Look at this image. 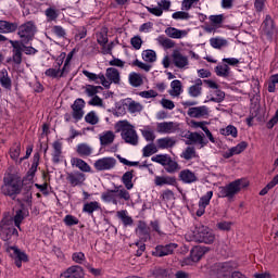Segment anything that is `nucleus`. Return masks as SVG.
<instances>
[{
	"label": "nucleus",
	"instance_id": "63",
	"mask_svg": "<svg viewBox=\"0 0 278 278\" xmlns=\"http://www.w3.org/2000/svg\"><path fill=\"white\" fill-rule=\"evenodd\" d=\"M147 10L154 16H162V14H164V10H162L160 7H147Z\"/></svg>",
	"mask_w": 278,
	"mask_h": 278
},
{
	"label": "nucleus",
	"instance_id": "1",
	"mask_svg": "<svg viewBox=\"0 0 278 278\" xmlns=\"http://www.w3.org/2000/svg\"><path fill=\"white\" fill-rule=\"evenodd\" d=\"M31 182H25V180H21V178L14 175H8L3 178V185L1 186V192L4 197H11V199H16V195L23 194L22 200L25 203H29L31 201Z\"/></svg>",
	"mask_w": 278,
	"mask_h": 278
},
{
	"label": "nucleus",
	"instance_id": "46",
	"mask_svg": "<svg viewBox=\"0 0 278 278\" xmlns=\"http://www.w3.org/2000/svg\"><path fill=\"white\" fill-rule=\"evenodd\" d=\"M142 60H144V62L153 63L157 60V54L153 50H144L142 52Z\"/></svg>",
	"mask_w": 278,
	"mask_h": 278
},
{
	"label": "nucleus",
	"instance_id": "5",
	"mask_svg": "<svg viewBox=\"0 0 278 278\" xmlns=\"http://www.w3.org/2000/svg\"><path fill=\"white\" fill-rule=\"evenodd\" d=\"M238 268V263L226 262L215 264L213 270L210 273L211 278H231L232 273Z\"/></svg>",
	"mask_w": 278,
	"mask_h": 278
},
{
	"label": "nucleus",
	"instance_id": "21",
	"mask_svg": "<svg viewBox=\"0 0 278 278\" xmlns=\"http://www.w3.org/2000/svg\"><path fill=\"white\" fill-rule=\"evenodd\" d=\"M150 232H151V230H150L149 226H147V223L139 222L138 227L136 229L137 236H139V238H141V240L147 241L151 238Z\"/></svg>",
	"mask_w": 278,
	"mask_h": 278
},
{
	"label": "nucleus",
	"instance_id": "45",
	"mask_svg": "<svg viewBox=\"0 0 278 278\" xmlns=\"http://www.w3.org/2000/svg\"><path fill=\"white\" fill-rule=\"evenodd\" d=\"M159 45L163 47L164 49H173L175 47V41L170 40L169 38H166L164 36H160L157 38Z\"/></svg>",
	"mask_w": 278,
	"mask_h": 278
},
{
	"label": "nucleus",
	"instance_id": "49",
	"mask_svg": "<svg viewBox=\"0 0 278 278\" xmlns=\"http://www.w3.org/2000/svg\"><path fill=\"white\" fill-rule=\"evenodd\" d=\"M117 217L122 219L125 227H127V225H134V219L127 215V211H118Z\"/></svg>",
	"mask_w": 278,
	"mask_h": 278
},
{
	"label": "nucleus",
	"instance_id": "28",
	"mask_svg": "<svg viewBox=\"0 0 278 278\" xmlns=\"http://www.w3.org/2000/svg\"><path fill=\"white\" fill-rule=\"evenodd\" d=\"M176 181L175 177L170 176H155L154 178L155 186H175Z\"/></svg>",
	"mask_w": 278,
	"mask_h": 278
},
{
	"label": "nucleus",
	"instance_id": "51",
	"mask_svg": "<svg viewBox=\"0 0 278 278\" xmlns=\"http://www.w3.org/2000/svg\"><path fill=\"white\" fill-rule=\"evenodd\" d=\"M172 18L175 21H188L190 18V13L186 11H177L172 14Z\"/></svg>",
	"mask_w": 278,
	"mask_h": 278
},
{
	"label": "nucleus",
	"instance_id": "14",
	"mask_svg": "<svg viewBox=\"0 0 278 278\" xmlns=\"http://www.w3.org/2000/svg\"><path fill=\"white\" fill-rule=\"evenodd\" d=\"M190 118H205L210 115V109L205 105L190 108L187 112Z\"/></svg>",
	"mask_w": 278,
	"mask_h": 278
},
{
	"label": "nucleus",
	"instance_id": "58",
	"mask_svg": "<svg viewBox=\"0 0 278 278\" xmlns=\"http://www.w3.org/2000/svg\"><path fill=\"white\" fill-rule=\"evenodd\" d=\"M141 134L147 142H153L155 140V132L149 128L141 130Z\"/></svg>",
	"mask_w": 278,
	"mask_h": 278
},
{
	"label": "nucleus",
	"instance_id": "41",
	"mask_svg": "<svg viewBox=\"0 0 278 278\" xmlns=\"http://www.w3.org/2000/svg\"><path fill=\"white\" fill-rule=\"evenodd\" d=\"M170 88L172 90H169V94L172 97H179V94H181V80H173L170 83Z\"/></svg>",
	"mask_w": 278,
	"mask_h": 278
},
{
	"label": "nucleus",
	"instance_id": "52",
	"mask_svg": "<svg viewBox=\"0 0 278 278\" xmlns=\"http://www.w3.org/2000/svg\"><path fill=\"white\" fill-rule=\"evenodd\" d=\"M210 101H213L214 103H223V101H225V91L216 89Z\"/></svg>",
	"mask_w": 278,
	"mask_h": 278
},
{
	"label": "nucleus",
	"instance_id": "11",
	"mask_svg": "<svg viewBox=\"0 0 278 278\" xmlns=\"http://www.w3.org/2000/svg\"><path fill=\"white\" fill-rule=\"evenodd\" d=\"M172 62L176 68H188L190 65V61L188 60L187 55H184L179 51H174L172 54Z\"/></svg>",
	"mask_w": 278,
	"mask_h": 278
},
{
	"label": "nucleus",
	"instance_id": "61",
	"mask_svg": "<svg viewBox=\"0 0 278 278\" xmlns=\"http://www.w3.org/2000/svg\"><path fill=\"white\" fill-rule=\"evenodd\" d=\"M40 155L35 154L34 155V162L31 164V167L28 170V175L30 177H34V175H36V170H38V160H39Z\"/></svg>",
	"mask_w": 278,
	"mask_h": 278
},
{
	"label": "nucleus",
	"instance_id": "20",
	"mask_svg": "<svg viewBox=\"0 0 278 278\" xmlns=\"http://www.w3.org/2000/svg\"><path fill=\"white\" fill-rule=\"evenodd\" d=\"M177 144V139L174 137H163L156 140L157 149H173Z\"/></svg>",
	"mask_w": 278,
	"mask_h": 278
},
{
	"label": "nucleus",
	"instance_id": "4",
	"mask_svg": "<svg viewBox=\"0 0 278 278\" xmlns=\"http://www.w3.org/2000/svg\"><path fill=\"white\" fill-rule=\"evenodd\" d=\"M116 197H118V199H124V201H129L131 199V194H129V191L123 188V186L115 187L114 190L109 189L101 194V199L104 203H113V205H118Z\"/></svg>",
	"mask_w": 278,
	"mask_h": 278
},
{
	"label": "nucleus",
	"instance_id": "26",
	"mask_svg": "<svg viewBox=\"0 0 278 278\" xmlns=\"http://www.w3.org/2000/svg\"><path fill=\"white\" fill-rule=\"evenodd\" d=\"M165 34H166V36H168V38L181 39V38H186V36H188V30H181V29H177L175 27H168L165 29Z\"/></svg>",
	"mask_w": 278,
	"mask_h": 278
},
{
	"label": "nucleus",
	"instance_id": "2",
	"mask_svg": "<svg viewBox=\"0 0 278 278\" xmlns=\"http://www.w3.org/2000/svg\"><path fill=\"white\" fill-rule=\"evenodd\" d=\"M83 74L89 78V81L101 84L104 88H110L112 84H121V72L114 67L106 68L105 75L102 73L94 74L86 70L83 71Z\"/></svg>",
	"mask_w": 278,
	"mask_h": 278
},
{
	"label": "nucleus",
	"instance_id": "36",
	"mask_svg": "<svg viewBox=\"0 0 278 278\" xmlns=\"http://www.w3.org/2000/svg\"><path fill=\"white\" fill-rule=\"evenodd\" d=\"M99 210H101V205L97 201L86 203L83 207V212L86 214H92L94 212H99Z\"/></svg>",
	"mask_w": 278,
	"mask_h": 278
},
{
	"label": "nucleus",
	"instance_id": "62",
	"mask_svg": "<svg viewBox=\"0 0 278 278\" xmlns=\"http://www.w3.org/2000/svg\"><path fill=\"white\" fill-rule=\"evenodd\" d=\"M45 75L47 77H52L53 79H55L56 77H60V67H58V68H48L45 72Z\"/></svg>",
	"mask_w": 278,
	"mask_h": 278
},
{
	"label": "nucleus",
	"instance_id": "42",
	"mask_svg": "<svg viewBox=\"0 0 278 278\" xmlns=\"http://www.w3.org/2000/svg\"><path fill=\"white\" fill-rule=\"evenodd\" d=\"M157 146H155V143H150L142 149V155L143 157H151V155L157 153Z\"/></svg>",
	"mask_w": 278,
	"mask_h": 278
},
{
	"label": "nucleus",
	"instance_id": "57",
	"mask_svg": "<svg viewBox=\"0 0 278 278\" xmlns=\"http://www.w3.org/2000/svg\"><path fill=\"white\" fill-rule=\"evenodd\" d=\"M99 90H103V87L87 85L85 92L86 94H88V97H94V94H97Z\"/></svg>",
	"mask_w": 278,
	"mask_h": 278
},
{
	"label": "nucleus",
	"instance_id": "60",
	"mask_svg": "<svg viewBox=\"0 0 278 278\" xmlns=\"http://www.w3.org/2000/svg\"><path fill=\"white\" fill-rule=\"evenodd\" d=\"M248 147H249V143H247L245 141H241L239 144L231 148L232 153H235V155H240V153H242V151H244Z\"/></svg>",
	"mask_w": 278,
	"mask_h": 278
},
{
	"label": "nucleus",
	"instance_id": "6",
	"mask_svg": "<svg viewBox=\"0 0 278 278\" xmlns=\"http://www.w3.org/2000/svg\"><path fill=\"white\" fill-rule=\"evenodd\" d=\"M193 238L198 242H203L204 244H212L216 240V235L207 226L198 225L193 229Z\"/></svg>",
	"mask_w": 278,
	"mask_h": 278
},
{
	"label": "nucleus",
	"instance_id": "13",
	"mask_svg": "<svg viewBox=\"0 0 278 278\" xmlns=\"http://www.w3.org/2000/svg\"><path fill=\"white\" fill-rule=\"evenodd\" d=\"M175 249H177L176 243H169L166 245H157L155 248V251L153 252V255L155 257H166V255H173V253H175Z\"/></svg>",
	"mask_w": 278,
	"mask_h": 278
},
{
	"label": "nucleus",
	"instance_id": "39",
	"mask_svg": "<svg viewBox=\"0 0 278 278\" xmlns=\"http://www.w3.org/2000/svg\"><path fill=\"white\" fill-rule=\"evenodd\" d=\"M210 45L213 49H223V47H227V39L215 37L210 39Z\"/></svg>",
	"mask_w": 278,
	"mask_h": 278
},
{
	"label": "nucleus",
	"instance_id": "8",
	"mask_svg": "<svg viewBox=\"0 0 278 278\" xmlns=\"http://www.w3.org/2000/svg\"><path fill=\"white\" fill-rule=\"evenodd\" d=\"M242 190V180L237 179L225 187H219L218 195L222 199H233L235 194H238Z\"/></svg>",
	"mask_w": 278,
	"mask_h": 278
},
{
	"label": "nucleus",
	"instance_id": "34",
	"mask_svg": "<svg viewBox=\"0 0 278 278\" xmlns=\"http://www.w3.org/2000/svg\"><path fill=\"white\" fill-rule=\"evenodd\" d=\"M128 79L130 86H134V88H139L143 84L142 75L136 72L130 73Z\"/></svg>",
	"mask_w": 278,
	"mask_h": 278
},
{
	"label": "nucleus",
	"instance_id": "38",
	"mask_svg": "<svg viewBox=\"0 0 278 278\" xmlns=\"http://www.w3.org/2000/svg\"><path fill=\"white\" fill-rule=\"evenodd\" d=\"M153 275L155 278H170L173 273L164 267H155Z\"/></svg>",
	"mask_w": 278,
	"mask_h": 278
},
{
	"label": "nucleus",
	"instance_id": "19",
	"mask_svg": "<svg viewBox=\"0 0 278 278\" xmlns=\"http://www.w3.org/2000/svg\"><path fill=\"white\" fill-rule=\"evenodd\" d=\"M116 138V135H114V131L106 130L99 135V140L101 147H110L114 142Z\"/></svg>",
	"mask_w": 278,
	"mask_h": 278
},
{
	"label": "nucleus",
	"instance_id": "29",
	"mask_svg": "<svg viewBox=\"0 0 278 278\" xmlns=\"http://www.w3.org/2000/svg\"><path fill=\"white\" fill-rule=\"evenodd\" d=\"M180 157L182 160H186L187 162H190V160H195L199 157V154L197 153V149L194 147H187L180 154Z\"/></svg>",
	"mask_w": 278,
	"mask_h": 278
},
{
	"label": "nucleus",
	"instance_id": "10",
	"mask_svg": "<svg viewBox=\"0 0 278 278\" xmlns=\"http://www.w3.org/2000/svg\"><path fill=\"white\" fill-rule=\"evenodd\" d=\"M116 166V159L112 156H106L99 159L94 162L93 167L96 170L103 172V170H112Z\"/></svg>",
	"mask_w": 278,
	"mask_h": 278
},
{
	"label": "nucleus",
	"instance_id": "30",
	"mask_svg": "<svg viewBox=\"0 0 278 278\" xmlns=\"http://www.w3.org/2000/svg\"><path fill=\"white\" fill-rule=\"evenodd\" d=\"M122 184H124L126 190L134 188V169L124 173L122 176Z\"/></svg>",
	"mask_w": 278,
	"mask_h": 278
},
{
	"label": "nucleus",
	"instance_id": "22",
	"mask_svg": "<svg viewBox=\"0 0 278 278\" xmlns=\"http://www.w3.org/2000/svg\"><path fill=\"white\" fill-rule=\"evenodd\" d=\"M207 251H210V248L207 247H201V245L194 247L190 252L192 262H199L201 257H203V255L207 253Z\"/></svg>",
	"mask_w": 278,
	"mask_h": 278
},
{
	"label": "nucleus",
	"instance_id": "54",
	"mask_svg": "<svg viewBox=\"0 0 278 278\" xmlns=\"http://www.w3.org/2000/svg\"><path fill=\"white\" fill-rule=\"evenodd\" d=\"M97 42L100 45V47L108 45V30L104 29L97 34Z\"/></svg>",
	"mask_w": 278,
	"mask_h": 278
},
{
	"label": "nucleus",
	"instance_id": "37",
	"mask_svg": "<svg viewBox=\"0 0 278 278\" xmlns=\"http://www.w3.org/2000/svg\"><path fill=\"white\" fill-rule=\"evenodd\" d=\"M72 164L76 168H79V170H83V173H90V165H88V163L81 159H73Z\"/></svg>",
	"mask_w": 278,
	"mask_h": 278
},
{
	"label": "nucleus",
	"instance_id": "35",
	"mask_svg": "<svg viewBox=\"0 0 278 278\" xmlns=\"http://www.w3.org/2000/svg\"><path fill=\"white\" fill-rule=\"evenodd\" d=\"M0 236L4 240H9L10 236H18V230L16 228H8V226H0Z\"/></svg>",
	"mask_w": 278,
	"mask_h": 278
},
{
	"label": "nucleus",
	"instance_id": "15",
	"mask_svg": "<svg viewBox=\"0 0 278 278\" xmlns=\"http://www.w3.org/2000/svg\"><path fill=\"white\" fill-rule=\"evenodd\" d=\"M61 278H84V268L78 265L68 267L60 276Z\"/></svg>",
	"mask_w": 278,
	"mask_h": 278
},
{
	"label": "nucleus",
	"instance_id": "23",
	"mask_svg": "<svg viewBox=\"0 0 278 278\" xmlns=\"http://www.w3.org/2000/svg\"><path fill=\"white\" fill-rule=\"evenodd\" d=\"M263 34L269 38H273V35L275 34V23L269 15H267L263 22Z\"/></svg>",
	"mask_w": 278,
	"mask_h": 278
},
{
	"label": "nucleus",
	"instance_id": "31",
	"mask_svg": "<svg viewBox=\"0 0 278 278\" xmlns=\"http://www.w3.org/2000/svg\"><path fill=\"white\" fill-rule=\"evenodd\" d=\"M201 86H203V80L197 79L195 84L192 85L188 90L190 97H193L194 99H197V97H201V92L203 91Z\"/></svg>",
	"mask_w": 278,
	"mask_h": 278
},
{
	"label": "nucleus",
	"instance_id": "7",
	"mask_svg": "<svg viewBox=\"0 0 278 278\" xmlns=\"http://www.w3.org/2000/svg\"><path fill=\"white\" fill-rule=\"evenodd\" d=\"M17 29V34L21 38L22 45H27L34 39V36L36 34V25L34 24V22H27L21 25Z\"/></svg>",
	"mask_w": 278,
	"mask_h": 278
},
{
	"label": "nucleus",
	"instance_id": "33",
	"mask_svg": "<svg viewBox=\"0 0 278 278\" xmlns=\"http://www.w3.org/2000/svg\"><path fill=\"white\" fill-rule=\"evenodd\" d=\"M76 151L80 157H88L92 155V147H90L88 143L78 144Z\"/></svg>",
	"mask_w": 278,
	"mask_h": 278
},
{
	"label": "nucleus",
	"instance_id": "48",
	"mask_svg": "<svg viewBox=\"0 0 278 278\" xmlns=\"http://www.w3.org/2000/svg\"><path fill=\"white\" fill-rule=\"evenodd\" d=\"M23 220H25V214L23 213V210H17L13 217V222L15 227H17L20 231H21V223H23Z\"/></svg>",
	"mask_w": 278,
	"mask_h": 278
},
{
	"label": "nucleus",
	"instance_id": "12",
	"mask_svg": "<svg viewBox=\"0 0 278 278\" xmlns=\"http://www.w3.org/2000/svg\"><path fill=\"white\" fill-rule=\"evenodd\" d=\"M84 108H86L84 99L78 98L74 101L72 105V116L75 121H81V118H84Z\"/></svg>",
	"mask_w": 278,
	"mask_h": 278
},
{
	"label": "nucleus",
	"instance_id": "56",
	"mask_svg": "<svg viewBox=\"0 0 278 278\" xmlns=\"http://www.w3.org/2000/svg\"><path fill=\"white\" fill-rule=\"evenodd\" d=\"M212 197H214V192L208 191L205 195H203L200 199L199 205H202L203 207H207L210 205V201H212Z\"/></svg>",
	"mask_w": 278,
	"mask_h": 278
},
{
	"label": "nucleus",
	"instance_id": "43",
	"mask_svg": "<svg viewBox=\"0 0 278 278\" xmlns=\"http://www.w3.org/2000/svg\"><path fill=\"white\" fill-rule=\"evenodd\" d=\"M165 170L166 173L170 174L177 173V170H179V163H177L169 156V160H167V163L165 165Z\"/></svg>",
	"mask_w": 278,
	"mask_h": 278
},
{
	"label": "nucleus",
	"instance_id": "24",
	"mask_svg": "<svg viewBox=\"0 0 278 278\" xmlns=\"http://www.w3.org/2000/svg\"><path fill=\"white\" fill-rule=\"evenodd\" d=\"M0 85L2 88H5V90H12V78L5 68L0 70Z\"/></svg>",
	"mask_w": 278,
	"mask_h": 278
},
{
	"label": "nucleus",
	"instance_id": "16",
	"mask_svg": "<svg viewBox=\"0 0 278 278\" xmlns=\"http://www.w3.org/2000/svg\"><path fill=\"white\" fill-rule=\"evenodd\" d=\"M10 45L13 47V55L12 60L14 64H22L23 62V47L21 46V42L14 41V40H9Z\"/></svg>",
	"mask_w": 278,
	"mask_h": 278
},
{
	"label": "nucleus",
	"instance_id": "55",
	"mask_svg": "<svg viewBox=\"0 0 278 278\" xmlns=\"http://www.w3.org/2000/svg\"><path fill=\"white\" fill-rule=\"evenodd\" d=\"M11 251H13V255L15 257V260H18L21 262H27V254H25V252H22L18 250V248H11Z\"/></svg>",
	"mask_w": 278,
	"mask_h": 278
},
{
	"label": "nucleus",
	"instance_id": "59",
	"mask_svg": "<svg viewBox=\"0 0 278 278\" xmlns=\"http://www.w3.org/2000/svg\"><path fill=\"white\" fill-rule=\"evenodd\" d=\"M72 260L75 264H84L86 262V254L84 252H75L72 254Z\"/></svg>",
	"mask_w": 278,
	"mask_h": 278
},
{
	"label": "nucleus",
	"instance_id": "50",
	"mask_svg": "<svg viewBox=\"0 0 278 278\" xmlns=\"http://www.w3.org/2000/svg\"><path fill=\"white\" fill-rule=\"evenodd\" d=\"M10 157L11 160H18L21 157V143H15L13 147L10 149Z\"/></svg>",
	"mask_w": 278,
	"mask_h": 278
},
{
	"label": "nucleus",
	"instance_id": "17",
	"mask_svg": "<svg viewBox=\"0 0 278 278\" xmlns=\"http://www.w3.org/2000/svg\"><path fill=\"white\" fill-rule=\"evenodd\" d=\"M66 179L71 186H81L86 181V175L81 172L68 173Z\"/></svg>",
	"mask_w": 278,
	"mask_h": 278
},
{
	"label": "nucleus",
	"instance_id": "9",
	"mask_svg": "<svg viewBox=\"0 0 278 278\" xmlns=\"http://www.w3.org/2000/svg\"><path fill=\"white\" fill-rule=\"evenodd\" d=\"M182 138H186V141H185L186 144H189V146L200 144L201 149H203V147L207 144V141H205L203 134L186 131L182 135Z\"/></svg>",
	"mask_w": 278,
	"mask_h": 278
},
{
	"label": "nucleus",
	"instance_id": "44",
	"mask_svg": "<svg viewBox=\"0 0 278 278\" xmlns=\"http://www.w3.org/2000/svg\"><path fill=\"white\" fill-rule=\"evenodd\" d=\"M222 136H231L232 138H238V128L232 125L227 126L226 128L220 129Z\"/></svg>",
	"mask_w": 278,
	"mask_h": 278
},
{
	"label": "nucleus",
	"instance_id": "25",
	"mask_svg": "<svg viewBox=\"0 0 278 278\" xmlns=\"http://www.w3.org/2000/svg\"><path fill=\"white\" fill-rule=\"evenodd\" d=\"M179 179L182 180L184 184H194L198 180L197 174H194L190 169H184L179 173Z\"/></svg>",
	"mask_w": 278,
	"mask_h": 278
},
{
	"label": "nucleus",
	"instance_id": "27",
	"mask_svg": "<svg viewBox=\"0 0 278 278\" xmlns=\"http://www.w3.org/2000/svg\"><path fill=\"white\" fill-rule=\"evenodd\" d=\"M16 29H18L16 23L0 20V34H13Z\"/></svg>",
	"mask_w": 278,
	"mask_h": 278
},
{
	"label": "nucleus",
	"instance_id": "40",
	"mask_svg": "<svg viewBox=\"0 0 278 278\" xmlns=\"http://www.w3.org/2000/svg\"><path fill=\"white\" fill-rule=\"evenodd\" d=\"M215 73L217 77H229L231 71L229 68V65L224 64V65H217L215 67Z\"/></svg>",
	"mask_w": 278,
	"mask_h": 278
},
{
	"label": "nucleus",
	"instance_id": "53",
	"mask_svg": "<svg viewBox=\"0 0 278 278\" xmlns=\"http://www.w3.org/2000/svg\"><path fill=\"white\" fill-rule=\"evenodd\" d=\"M85 121L89 125H97L99 123V116H97L94 111H91L85 116Z\"/></svg>",
	"mask_w": 278,
	"mask_h": 278
},
{
	"label": "nucleus",
	"instance_id": "18",
	"mask_svg": "<svg viewBox=\"0 0 278 278\" xmlns=\"http://www.w3.org/2000/svg\"><path fill=\"white\" fill-rule=\"evenodd\" d=\"M177 124L175 122H162L156 125L159 134H175L177 131Z\"/></svg>",
	"mask_w": 278,
	"mask_h": 278
},
{
	"label": "nucleus",
	"instance_id": "64",
	"mask_svg": "<svg viewBox=\"0 0 278 278\" xmlns=\"http://www.w3.org/2000/svg\"><path fill=\"white\" fill-rule=\"evenodd\" d=\"M46 16L48 17L49 21H55L58 18V11L53 8H49L46 10Z\"/></svg>",
	"mask_w": 278,
	"mask_h": 278
},
{
	"label": "nucleus",
	"instance_id": "32",
	"mask_svg": "<svg viewBox=\"0 0 278 278\" xmlns=\"http://www.w3.org/2000/svg\"><path fill=\"white\" fill-rule=\"evenodd\" d=\"M124 105L127 108V110L130 114H136L137 112H142V104H140L139 102H136L131 99H127Z\"/></svg>",
	"mask_w": 278,
	"mask_h": 278
},
{
	"label": "nucleus",
	"instance_id": "47",
	"mask_svg": "<svg viewBox=\"0 0 278 278\" xmlns=\"http://www.w3.org/2000/svg\"><path fill=\"white\" fill-rule=\"evenodd\" d=\"M170 155L168 154H156L152 156V162H155L156 164H161V166H166Z\"/></svg>",
	"mask_w": 278,
	"mask_h": 278
},
{
	"label": "nucleus",
	"instance_id": "3",
	"mask_svg": "<svg viewBox=\"0 0 278 278\" xmlns=\"http://www.w3.org/2000/svg\"><path fill=\"white\" fill-rule=\"evenodd\" d=\"M116 131H118L122 136V140L126 142V144H131L136 147L138 144L139 138L136 128L127 121H119L115 125Z\"/></svg>",
	"mask_w": 278,
	"mask_h": 278
}]
</instances>
